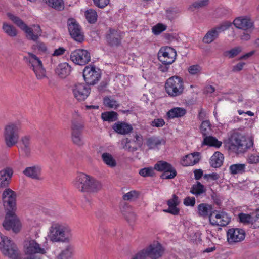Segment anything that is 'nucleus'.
<instances>
[{
	"label": "nucleus",
	"instance_id": "obj_1",
	"mask_svg": "<svg viewBox=\"0 0 259 259\" xmlns=\"http://www.w3.org/2000/svg\"><path fill=\"white\" fill-rule=\"evenodd\" d=\"M48 237L53 242H69L72 238L71 230L64 225L53 223L50 228Z\"/></svg>",
	"mask_w": 259,
	"mask_h": 259
},
{
	"label": "nucleus",
	"instance_id": "obj_2",
	"mask_svg": "<svg viewBox=\"0 0 259 259\" xmlns=\"http://www.w3.org/2000/svg\"><path fill=\"white\" fill-rule=\"evenodd\" d=\"M21 124L19 122H10L4 129V139L6 145L11 148L15 145L19 139Z\"/></svg>",
	"mask_w": 259,
	"mask_h": 259
},
{
	"label": "nucleus",
	"instance_id": "obj_3",
	"mask_svg": "<svg viewBox=\"0 0 259 259\" xmlns=\"http://www.w3.org/2000/svg\"><path fill=\"white\" fill-rule=\"evenodd\" d=\"M29 68L33 70L37 79L46 77V70L40 58L32 53L28 52V56L24 57Z\"/></svg>",
	"mask_w": 259,
	"mask_h": 259
},
{
	"label": "nucleus",
	"instance_id": "obj_4",
	"mask_svg": "<svg viewBox=\"0 0 259 259\" xmlns=\"http://www.w3.org/2000/svg\"><path fill=\"white\" fill-rule=\"evenodd\" d=\"M0 249L3 254L11 259H19L20 254L16 245L0 232Z\"/></svg>",
	"mask_w": 259,
	"mask_h": 259
},
{
	"label": "nucleus",
	"instance_id": "obj_5",
	"mask_svg": "<svg viewBox=\"0 0 259 259\" xmlns=\"http://www.w3.org/2000/svg\"><path fill=\"white\" fill-rule=\"evenodd\" d=\"M253 145L252 141L241 134H235L231 137V149L237 153L244 152Z\"/></svg>",
	"mask_w": 259,
	"mask_h": 259
},
{
	"label": "nucleus",
	"instance_id": "obj_6",
	"mask_svg": "<svg viewBox=\"0 0 259 259\" xmlns=\"http://www.w3.org/2000/svg\"><path fill=\"white\" fill-rule=\"evenodd\" d=\"M166 93L171 97L181 95L184 89L183 79L178 76H174L169 78L165 84Z\"/></svg>",
	"mask_w": 259,
	"mask_h": 259
},
{
	"label": "nucleus",
	"instance_id": "obj_7",
	"mask_svg": "<svg viewBox=\"0 0 259 259\" xmlns=\"http://www.w3.org/2000/svg\"><path fill=\"white\" fill-rule=\"evenodd\" d=\"M3 226L6 230H12L15 233L20 231L21 224L19 219L15 214V211H7L3 223Z\"/></svg>",
	"mask_w": 259,
	"mask_h": 259
},
{
	"label": "nucleus",
	"instance_id": "obj_8",
	"mask_svg": "<svg viewBox=\"0 0 259 259\" xmlns=\"http://www.w3.org/2000/svg\"><path fill=\"white\" fill-rule=\"evenodd\" d=\"M231 26V23L226 22L217 26L207 32L203 38L202 41L205 44H210L219 37L220 33L228 29Z\"/></svg>",
	"mask_w": 259,
	"mask_h": 259
},
{
	"label": "nucleus",
	"instance_id": "obj_9",
	"mask_svg": "<svg viewBox=\"0 0 259 259\" xmlns=\"http://www.w3.org/2000/svg\"><path fill=\"white\" fill-rule=\"evenodd\" d=\"M154 169L157 171L163 172L160 178L162 179H171L177 175L175 168L168 162L164 161H159L154 165Z\"/></svg>",
	"mask_w": 259,
	"mask_h": 259
},
{
	"label": "nucleus",
	"instance_id": "obj_10",
	"mask_svg": "<svg viewBox=\"0 0 259 259\" xmlns=\"http://www.w3.org/2000/svg\"><path fill=\"white\" fill-rule=\"evenodd\" d=\"M163 252L164 249L161 245L158 242H154L138 254L143 255L144 259H145L146 256L150 259H158L162 256Z\"/></svg>",
	"mask_w": 259,
	"mask_h": 259
},
{
	"label": "nucleus",
	"instance_id": "obj_11",
	"mask_svg": "<svg viewBox=\"0 0 259 259\" xmlns=\"http://www.w3.org/2000/svg\"><path fill=\"white\" fill-rule=\"evenodd\" d=\"M101 72L99 69L95 66H87L85 67L83 76L86 83L89 85L96 84L101 77Z\"/></svg>",
	"mask_w": 259,
	"mask_h": 259
},
{
	"label": "nucleus",
	"instance_id": "obj_12",
	"mask_svg": "<svg viewBox=\"0 0 259 259\" xmlns=\"http://www.w3.org/2000/svg\"><path fill=\"white\" fill-rule=\"evenodd\" d=\"M70 59L75 64L85 65L91 60L90 53L84 49H77L71 52Z\"/></svg>",
	"mask_w": 259,
	"mask_h": 259
},
{
	"label": "nucleus",
	"instance_id": "obj_13",
	"mask_svg": "<svg viewBox=\"0 0 259 259\" xmlns=\"http://www.w3.org/2000/svg\"><path fill=\"white\" fill-rule=\"evenodd\" d=\"M24 248L27 254L35 255L36 254L44 255L47 253V248L42 247L35 240H27L25 242Z\"/></svg>",
	"mask_w": 259,
	"mask_h": 259
},
{
	"label": "nucleus",
	"instance_id": "obj_14",
	"mask_svg": "<svg viewBox=\"0 0 259 259\" xmlns=\"http://www.w3.org/2000/svg\"><path fill=\"white\" fill-rule=\"evenodd\" d=\"M176 56L177 53L175 50L169 47L161 48L158 53L159 60L163 64L167 65L172 64Z\"/></svg>",
	"mask_w": 259,
	"mask_h": 259
},
{
	"label": "nucleus",
	"instance_id": "obj_15",
	"mask_svg": "<svg viewBox=\"0 0 259 259\" xmlns=\"http://www.w3.org/2000/svg\"><path fill=\"white\" fill-rule=\"evenodd\" d=\"M2 198L7 211L16 210V194L14 191L9 188L6 189L3 192Z\"/></svg>",
	"mask_w": 259,
	"mask_h": 259
},
{
	"label": "nucleus",
	"instance_id": "obj_16",
	"mask_svg": "<svg viewBox=\"0 0 259 259\" xmlns=\"http://www.w3.org/2000/svg\"><path fill=\"white\" fill-rule=\"evenodd\" d=\"M209 219L210 224L213 226H225L230 221V218L226 213L216 210L211 212Z\"/></svg>",
	"mask_w": 259,
	"mask_h": 259
},
{
	"label": "nucleus",
	"instance_id": "obj_17",
	"mask_svg": "<svg viewBox=\"0 0 259 259\" xmlns=\"http://www.w3.org/2000/svg\"><path fill=\"white\" fill-rule=\"evenodd\" d=\"M67 24L68 30L71 37L75 40L81 42L83 40V35L76 21L74 19H69Z\"/></svg>",
	"mask_w": 259,
	"mask_h": 259
},
{
	"label": "nucleus",
	"instance_id": "obj_18",
	"mask_svg": "<svg viewBox=\"0 0 259 259\" xmlns=\"http://www.w3.org/2000/svg\"><path fill=\"white\" fill-rule=\"evenodd\" d=\"M74 97L78 101L84 100L90 93V88L84 83H78L72 87Z\"/></svg>",
	"mask_w": 259,
	"mask_h": 259
},
{
	"label": "nucleus",
	"instance_id": "obj_19",
	"mask_svg": "<svg viewBox=\"0 0 259 259\" xmlns=\"http://www.w3.org/2000/svg\"><path fill=\"white\" fill-rule=\"evenodd\" d=\"M233 24L236 28L244 31L252 30L254 28L253 23L247 17H239L233 21Z\"/></svg>",
	"mask_w": 259,
	"mask_h": 259
},
{
	"label": "nucleus",
	"instance_id": "obj_20",
	"mask_svg": "<svg viewBox=\"0 0 259 259\" xmlns=\"http://www.w3.org/2000/svg\"><path fill=\"white\" fill-rule=\"evenodd\" d=\"M22 30L25 32L28 39L34 41H37L42 34V30L39 25H33L32 27H30L26 25Z\"/></svg>",
	"mask_w": 259,
	"mask_h": 259
},
{
	"label": "nucleus",
	"instance_id": "obj_21",
	"mask_svg": "<svg viewBox=\"0 0 259 259\" xmlns=\"http://www.w3.org/2000/svg\"><path fill=\"white\" fill-rule=\"evenodd\" d=\"M245 232L238 228H231L227 232V239L230 243L242 241L245 238Z\"/></svg>",
	"mask_w": 259,
	"mask_h": 259
},
{
	"label": "nucleus",
	"instance_id": "obj_22",
	"mask_svg": "<svg viewBox=\"0 0 259 259\" xmlns=\"http://www.w3.org/2000/svg\"><path fill=\"white\" fill-rule=\"evenodd\" d=\"M90 177V176L85 174H79L73 181V185L79 191L84 192Z\"/></svg>",
	"mask_w": 259,
	"mask_h": 259
},
{
	"label": "nucleus",
	"instance_id": "obj_23",
	"mask_svg": "<svg viewBox=\"0 0 259 259\" xmlns=\"http://www.w3.org/2000/svg\"><path fill=\"white\" fill-rule=\"evenodd\" d=\"M13 174V170L10 167L5 168L0 171V189L9 186Z\"/></svg>",
	"mask_w": 259,
	"mask_h": 259
},
{
	"label": "nucleus",
	"instance_id": "obj_24",
	"mask_svg": "<svg viewBox=\"0 0 259 259\" xmlns=\"http://www.w3.org/2000/svg\"><path fill=\"white\" fill-rule=\"evenodd\" d=\"M83 127V123L80 115L77 112H74L72 114L71 120V133H82Z\"/></svg>",
	"mask_w": 259,
	"mask_h": 259
},
{
	"label": "nucleus",
	"instance_id": "obj_25",
	"mask_svg": "<svg viewBox=\"0 0 259 259\" xmlns=\"http://www.w3.org/2000/svg\"><path fill=\"white\" fill-rule=\"evenodd\" d=\"M102 187V184L99 181L90 176L84 192L94 194L100 191Z\"/></svg>",
	"mask_w": 259,
	"mask_h": 259
},
{
	"label": "nucleus",
	"instance_id": "obj_26",
	"mask_svg": "<svg viewBox=\"0 0 259 259\" xmlns=\"http://www.w3.org/2000/svg\"><path fill=\"white\" fill-rule=\"evenodd\" d=\"M23 174L33 179L41 180L42 178L41 177V168L38 165H35L28 167L23 171Z\"/></svg>",
	"mask_w": 259,
	"mask_h": 259
},
{
	"label": "nucleus",
	"instance_id": "obj_27",
	"mask_svg": "<svg viewBox=\"0 0 259 259\" xmlns=\"http://www.w3.org/2000/svg\"><path fill=\"white\" fill-rule=\"evenodd\" d=\"M71 71V66L67 63H61L55 69L56 74L61 78H66L70 74Z\"/></svg>",
	"mask_w": 259,
	"mask_h": 259
},
{
	"label": "nucleus",
	"instance_id": "obj_28",
	"mask_svg": "<svg viewBox=\"0 0 259 259\" xmlns=\"http://www.w3.org/2000/svg\"><path fill=\"white\" fill-rule=\"evenodd\" d=\"M200 160L198 152L191 153L183 157L181 164L184 166L194 165L197 163Z\"/></svg>",
	"mask_w": 259,
	"mask_h": 259
},
{
	"label": "nucleus",
	"instance_id": "obj_29",
	"mask_svg": "<svg viewBox=\"0 0 259 259\" xmlns=\"http://www.w3.org/2000/svg\"><path fill=\"white\" fill-rule=\"evenodd\" d=\"M112 128L118 134L125 135L133 130L131 125L124 122H117L113 125Z\"/></svg>",
	"mask_w": 259,
	"mask_h": 259
},
{
	"label": "nucleus",
	"instance_id": "obj_30",
	"mask_svg": "<svg viewBox=\"0 0 259 259\" xmlns=\"http://www.w3.org/2000/svg\"><path fill=\"white\" fill-rule=\"evenodd\" d=\"M120 35L118 31L114 29H110L109 33L106 35L107 42L111 46H117L120 44Z\"/></svg>",
	"mask_w": 259,
	"mask_h": 259
},
{
	"label": "nucleus",
	"instance_id": "obj_31",
	"mask_svg": "<svg viewBox=\"0 0 259 259\" xmlns=\"http://www.w3.org/2000/svg\"><path fill=\"white\" fill-rule=\"evenodd\" d=\"M74 253V248L71 245H67L56 256V259H70Z\"/></svg>",
	"mask_w": 259,
	"mask_h": 259
},
{
	"label": "nucleus",
	"instance_id": "obj_32",
	"mask_svg": "<svg viewBox=\"0 0 259 259\" xmlns=\"http://www.w3.org/2000/svg\"><path fill=\"white\" fill-rule=\"evenodd\" d=\"M186 113V110L181 107H175L169 110L166 113L167 117L169 119L179 118L184 116Z\"/></svg>",
	"mask_w": 259,
	"mask_h": 259
},
{
	"label": "nucleus",
	"instance_id": "obj_33",
	"mask_svg": "<svg viewBox=\"0 0 259 259\" xmlns=\"http://www.w3.org/2000/svg\"><path fill=\"white\" fill-rule=\"evenodd\" d=\"M31 136L30 135H25L21 137L20 142L22 145V149L26 155H29L31 152Z\"/></svg>",
	"mask_w": 259,
	"mask_h": 259
},
{
	"label": "nucleus",
	"instance_id": "obj_34",
	"mask_svg": "<svg viewBox=\"0 0 259 259\" xmlns=\"http://www.w3.org/2000/svg\"><path fill=\"white\" fill-rule=\"evenodd\" d=\"M223 155L220 152H216L211 156L210 163L214 168L220 167L223 164Z\"/></svg>",
	"mask_w": 259,
	"mask_h": 259
},
{
	"label": "nucleus",
	"instance_id": "obj_35",
	"mask_svg": "<svg viewBox=\"0 0 259 259\" xmlns=\"http://www.w3.org/2000/svg\"><path fill=\"white\" fill-rule=\"evenodd\" d=\"M198 214L199 216L206 217L212 209V206L207 203H201L198 206Z\"/></svg>",
	"mask_w": 259,
	"mask_h": 259
},
{
	"label": "nucleus",
	"instance_id": "obj_36",
	"mask_svg": "<svg viewBox=\"0 0 259 259\" xmlns=\"http://www.w3.org/2000/svg\"><path fill=\"white\" fill-rule=\"evenodd\" d=\"M164 143V140L156 137H150L147 140V145L149 149L155 148Z\"/></svg>",
	"mask_w": 259,
	"mask_h": 259
},
{
	"label": "nucleus",
	"instance_id": "obj_37",
	"mask_svg": "<svg viewBox=\"0 0 259 259\" xmlns=\"http://www.w3.org/2000/svg\"><path fill=\"white\" fill-rule=\"evenodd\" d=\"M203 144L218 148L221 146L222 142L219 141L215 137L209 135L204 137Z\"/></svg>",
	"mask_w": 259,
	"mask_h": 259
},
{
	"label": "nucleus",
	"instance_id": "obj_38",
	"mask_svg": "<svg viewBox=\"0 0 259 259\" xmlns=\"http://www.w3.org/2000/svg\"><path fill=\"white\" fill-rule=\"evenodd\" d=\"M102 158L104 162L110 167H114L117 165L116 160L109 153H103L102 155Z\"/></svg>",
	"mask_w": 259,
	"mask_h": 259
},
{
	"label": "nucleus",
	"instance_id": "obj_39",
	"mask_svg": "<svg viewBox=\"0 0 259 259\" xmlns=\"http://www.w3.org/2000/svg\"><path fill=\"white\" fill-rule=\"evenodd\" d=\"M2 29L4 32L10 37H15L17 35V30L16 28L6 22L3 23Z\"/></svg>",
	"mask_w": 259,
	"mask_h": 259
},
{
	"label": "nucleus",
	"instance_id": "obj_40",
	"mask_svg": "<svg viewBox=\"0 0 259 259\" xmlns=\"http://www.w3.org/2000/svg\"><path fill=\"white\" fill-rule=\"evenodd\" d=\"M245 165L244 164H234L230 166L229 170L232 175L242 174L245 171Z\"/></svg>",
	"mask_w": 259,
	"mask_h": 259
},
{
	"label": "nucleus",
	"instance_id": "obj_41",
	"mask_svg": "<svg viewBox=\"0 0 259 259\" xmlns=\"http://www.w3.org/2000/svg\"><path fill=\"white\" fill-rule=\"evenodd\" d=\"M205 192L204 186L199 182H197L196 185H193L190 190V192L196 196L200 195Z\"/></svg>",
	"mask_w": 259,
	"mask_h": 259
},
{
	"label": "nucleus",
	"instance_id": "obj_42",
	"mask_svg": "<svg viewBox=\"0 0 259 259\" xmlns=\"http://www.w3.org/2000/svg\"><path fill=\"white\" fill-rule=\"evenodd\" d=\"M201 132L203 136H206L211 134V124L209 120L203 121L200 127Z\"/></svg>",
	"mask_w": 259,
	"mask_h": 259
},
{
	"label": "nucleus",
	"instance_id": "obj_43",
	"mask_svg": "<svg viewBox=\"0 0 259 259\" xmlns=\"http://www.w3.org/2000/svg\"><path fill=\"white\" fill-rule=\"evenodd\" d=\"M209 4V0H199L192 4L189 9L193 11L195 9L203 8L207 6Z\"/></svg>",
	"mask_w": 259,
	"mask_h": 259
},
{
	"label": "nucleus",
	"instance_id": "obj_44",
	"mask_svg": "<svg viewBox=\"0 0 259 259\" xmlns=\"http://www.w3.org/2000/svg\"><path fill=\"white\" fill-rule=\"evenodd\" d=\"M118 114L114 111L106 112L102 114V118L104 121H114L117 119Z\"/></svg>",
	"mask_w": 259,
	"mask_h": 259
},
{
	"label": "nucleus",
	"instance_id": "obj_45",
	"mask_svg": "<svg viewBox=\"0 0 259 259\" xmlns=\"http://www.w3.org/2000/svg\"><path fill=\"white\" fill-rule=\"evenodd\" d=\"M242 50V47L238 46L230 50L225 51L224 55L229 58H232L238 55Z\"/></svg>",
	"mask_w": 259,
	"mask_h": 259
},
{
	"label": "nucleus",
	"instance_id": "obj_46",
	"mask_svg": "<svg viewBox=\"0 0 259 259\" xmlns=\"http://www.w3.org/2000/svg\"><path fill=\"white\" fill-rule=\"evenodd\" d=\"M71 138L73 143L78 146H81L84 144L82 133H71Z\"/></svg>",
	"mask_w": 259,
	"mask_h": 259
},
{
	"label": "nucleus",
	"instance_id": "obj_47",
	"mask_svg": "<svg viewBox=\"0 0 259 259\" xmlns=\"http://www.w3.org/2000/svg\"><path fill=\"white\" fill-rule=\"evenodd\" d=\"M8 17L11 19L14 23L19 26L22 30L24 28L26 24L18 17L14 15L13 14L8 13L7 14Z\"/></svg>",
	"mask_w": 259,
	"mask_h": 259
},
{
	"label": "nucleus",
	"instance_id": "obj_48",
	"mask_svg": "<svg viewBox=\"0 0 259 259\" xmlns=\"http://www.w3.org/2000/svg\"><path fill=\"white\" fill-rule=\"evenodd\" d=\"M49 6L55 9L61 10L64 8V4L62 0H46Z\"/></svg>",
	"mask_w": 259,
	"mask_h": 259
},
{
	"label": "nucleus",
	"instance_id": "obj_49",
	"mask_svg": "<svg viewBox=\"0 0 259 259\" xmlns=\"http://www.w3.org/2000/svg\"><path fill=\"white\" fill-rule=\"evenodd\" d=\"M87 20L90 23H94L97 19V12L93 10L90 9L87 10L85 13Z\"/></svg>",
	"mask_w": 259,
	"mask_h": 259
},
{
	"label": "nucleus",
	"instance_id": "obj_50",
	"mask_svg": "<svg viewBox=\"0 0 259 259\" xmlns=\"http://www.w3.org/2000/svg\"><path fill=\"white\" fill-rule=\"evenodd\" d=\"M202 70V67L198 64L191 65L188 68V71L192 75H199Z\"/></svg>",
	"mask_w": 259,
	"mask_h": 259
},
{
	"label": "nucleus",
	"instance_id": "obj_51",
	"mask_svg": "<svg viewBox=\"0 0 259 259\" xmlns=\"http://www.w3.org/2000/svg\"><path fill=\"white\" fill-rule=\"evenodd\" d=\"M139 195V193L135 190L131 191L123 196V199L125 201H133L136 200Z\"/></svg>",
	"mask_w": 259,
	"mask_h": 259
},
{
	"label": "nucleus",
	"instance_id": "obj_52",
	"mask_svg": "<svg viewBox=\"0 0 259 259\" xmlns=\"http://www.w3.org/2000/svg\"><path fill=\"white\" fill-rule=\"evenodd\" d=\"M105 105L109 108H116L119 106L118 102L113 98L106 97L104 99Z\"/></svg>",
	"mask_w": 259,
	"mask_h": 259
},
{
	"label": "nucleus",
	"instance_id": "obj_53",
	"mask_svg": "<svg viewBox=\"0 0 259 259\" xmlns=\"http://www.w3.org/2000/svg\"><path fill=\"white\" fill-rule=\"evenodd\" d=\"M167 26L162 23H158L152 28V32L155 35H158L166 29Z\"/></svg>",
	"mask_w": 259,
	"mask_h": 259
},
{
	"label": "nucleus",
	"instance_id": "obj_54",
	"mask_svg": "<svg viewBox=\"0 0 259 259\" xmlns=\"http://www.w3.org/2000/svg\"><path fill=\"white\" fill-rule=\"evenodd\" d=\"M139 174L142 177H152L154 175V168L151 167H145L139 170Z\"/></svg>",
	"mask_w": 259,
	"mask_h": 259
},
{
	"label": "nucleus",
	"instance_id": "obj_55",
	"mask_svg": "<svg viewBox=\"0 0 259 259\" xmlns=\"http://www.w3.org/2000/svg\"><path fill=\"white\" fill-rule=\"evenodd\" d=\"M179 12V10L175 8L168 9L166 11V17L170 20L173 19L177 16Z\"/></svg>",
	"mask_w": 259,
	"mask_h": 259
},
{
	"label": "nucleus",
	"instance_id": "obj_56",
	"mask_svg": "<svg viewBox=\"0 0 259 259\" xmlns=\"http://www.w3.org/2000/svg\"><path fill=\"white\" fill-rule=\"evenodd\" d=\"M240 221L245 224H251V215L250 214L245 213H240L239 214Z\"/></svg>",
	"mask_w": 259,
	"mask_h": 259
},
{
	"label": "nucleus",
	"instance_id": "obj_57",
	"mask_svg": "<svg viewBox=\"0 0 259 259\" xmlns=\"http://www.w3.org/2000/svg\"><path fill=\"white\" fill-rule=\"evenodd\" d=\"M251 225L253 226L254 228L259 227V214L257 212L252 213L251 215Z\"/></svg>",
	"mask_w": 259,
	"mask_h": 259
},
{
	"label": "nucleus",
	"instance_id": "obj_58",
	"mask_svg": "<svg viewBox=\"0 0 259 259\" xmlns=\"http://www.w3.org/2000/svg\"><path fill=\"white\" fill-rule=\"evenodd\" d=\"M131 142V140L128 138H126L125 140L124 143L125 145L123 146V148L127 150L129 152H134L137 150V148L136 147H132L130 145Z\"/></svg>",
	"mask_w": 259,
	"mask_h": 259
},
{
	"label": "nucleus",
	"instance_id": "obj_59",
	"mask_svg": "<svg viewBox=\"0 0 259 259\" xmlns=\"http://www.w3.org/2000/svg\"><path fill=\"white\" fill-rule=\"evenodd\" d=\"M94 4L100 8H103L109 3V0H93Z\"/></svg>",
	"mask_w": 259,
	"mask_h": 259
},
{
	"label": "nucleus",
	"instance_id": "obj_60",
	"mask_svg": "<svg viewBox=\"0 0 259 259\" xmlns=\"http://www.w3.org/2000/svg\"><path fill=\"white\" fill-rule=\"evenodd\" d=\"M186 206H194L195 204V198L193 197H187L184 200Z\"/></svg>",
	"mask_w": 259,
	"mask_h": 259
},
{
	"label": "nucleus",
	"instance_id": "obj_61",
	"mask_svg": "<svg viewBox=\"0 0 259 259\" xmlns=\"http://www.w3.org/2000/svg\"><path fill=\"white\" fill-rule=\"evenodd\" d=\"M247 161L250 164H256L259 162V156L255 154L249 155Z\"/></svg>",
	"mask_w": 259,
	"mask_h": 259
},
{
	"label": "nucleus",
	"instance_id": "obj_62",
	"mask_svg": "<svg viewBox=\"0 0 259 259\" xmlns=\"http://www.w3.org/2000/svg\"><path fill=\"white\" fill-rule=\"evenodd\" d=\"M164 123L165 122L163 119L161 118H158L154 119L153 121H152L151 124L153 126L158 127L162 126L164 124Z\"/></svg>",
	"mask_w": 259,
	"mask_h": 259
},
{
	"label": "nucleus",
	"instance_id": "obj_63",
	"mask_svg": "<svg viewBox=\"0 0 259 259\" xmlns=\"http://www.w3.org/2000/svg\"><path fill=\"white\" fill-rule=\"evenodd\" d=\"M178 198L176 195H173L172 199L167 201V205L169 207L177 206L178 204Z\"/></svg>",
	"mask_w": 259,
	"mask_h": 259
},
{
	"label": "nucleus",
	"instance_id": "obj_64",
	"mask_svg": "<svg viewBox=\"0 0 259 259\" xmlns=\"http://www.w3.org/2000/svg\"><path fill=\"white\" fill-rule=\"evenodd\" d=\"M35 47L37 48L38 51L42 52H46L47 50V48L46 45L40 41H37Z\"/></svg>",
	"mask_w": 259,
	"mask_h": 259
}]
</instances>
